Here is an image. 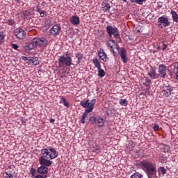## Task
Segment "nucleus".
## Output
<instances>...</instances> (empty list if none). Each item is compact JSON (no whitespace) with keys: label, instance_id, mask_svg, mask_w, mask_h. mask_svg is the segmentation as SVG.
<instances>
[{"label":"nucleus","instance_id":"f257e3e1","mask_svg":"<svg viewBox=\"0 0 178 178\" xmlns=\"http://www.w3.org/2000/svg\"><path fill=\"white\" fill-rule=\"evenodd\" d=\"M41 154L42 156L39 158V163L40 165H44L45 166H51L52 165L51 160L55 159L58 156L56 149L51 147L41 149Z\"/></svg>","mask_w":178,"mask_h":178},{"label":"nucleus","instance_id":"f03ea898","mask_svg":"<svg viewBox=\"0 0 178 178\" xmlns=\"http://www.w3.org/2000/svg\"><path fill=\"white\" fill-rule=\"evenodd\" d=\"M142 169L146 172L149 178L156 177V166L152 162L143 161L140 163Z\"/></svg>","mask_w":178,"mask_h":178},{"label":"nucleus","instance_id":"7ed1b4c3","mask_svg":"<svg viewBox=\"0 0 178 178\" xmlns=\"http://www.w3.org/2000/svg\"><path fill=\"white\" fill-rule=\"evenodd\" d=\"M106 46L108 47V49L111 52L113 53V56H117L120 54L119 51V44L115 42L113 40H110L107 42Z\"/></svg>","mask_w":178,"mask_h":178},{"label":"nucleus","instance_id":"20e7f679","mask_svg":"<svg viewBox=\"0 0 178 178\" xmlns=\"http://www.w3.org/2000/svg\"><path fill=\"white\" fill-rule=\"evenodd\" d=\"M106 31L111 38L114 37L117 42H120V34H119V30L118 29V28L113 27L112 26H107Z\"/></svg>","mask_w":178,"mask_h":178},{"label":"nucleus","instance_id":"39448f33","mask_svg":"<svg viewBox=\"0 0 178 178\" xmlns=\"http://www.w3.org/2000/svg\"><path fill=\"white\" fill-rule=\"evenodd\" d=\"M72 57L63 55L60 56L58 58V67H69L72 65Z\"/></svg>","mask_w":178,"mask_h":178},{"label":"nucleus","instance_id":"423d86ee","mask_svg":"<svg viewBox=\"0 0 178 178\" xmlns=\"http://www.w3.org/2000/svg\"><path fill=\"white\" fill-rule=\"evenodd\" d=\"M95 102H97V100H95V99H92L90 102L89 99L82 100L80 102V105L83 108H88L86 111L91 110V112H92V110L94 109V106L95 105Z\"/></svg>","mask_w":178,"mask_h":178},{"label":"nucleus","instance_id":"0eeeda50","mask_svg":"<svg viewBox=\"0 0 178 178\" xmlns=\"http://www.w3.org/2000/svg\"><path fill=\"white\" fill-rule=\"evenodd\" d=\"M170 26V22L168 17L163 15L158 19V27L159 29H163L165 27H169Z\"/></svg>","mask_w":178,"mask_h":178},{"label":"nucleus","instance_id":"6e6552de","mask_svg":"<svg viewBox=\"0 0 178 178\" xmlns=\"http://www.w3.org/2000/svg\"><path fill=\"white\" fill-rule=\"evenodd\" d=\"M90 121L94 124H97L98 127H103L104 124H105V120L99 116L96 118L91 116L90 117Z\"/></svg>","mask_w":178,"mask_h":178},{"label":"nucleus","instance_id":"1a4fd4ad","mask_svg":"<svg viewBox=\"0 0 178 178\" xmlns=\"http://www.w3.org/2000/svg\"><path fill=\"white\" fill-rule=\"evenodd\" d=\"M173 92V87L170 86V85H165L164 84L163 86V88L161 89V94L163 95V97H169L170 95H172V92Z\"/></svg>","mask_w":178,"mask_h":178},{"label":"nucleus","instance_id":"9d476101","mask_svg":"<svg viewBox=\"0 0 178 178\" xmlns=\"http://www.w3.org/2000/svg\"><path fill=\"white\" fill-rule=\"evenodd\" d=\"M33 40L36 47H40V48L48 45V40H47L45 38H34Z\"/></svg>","mask_w":178,"mask_h":178},{"label":"nucleus","instance_id":"9b49d317","mask_svg":"<svg viewBox=\"0 0 178 178\" xmlns=\"http://www.w3.org/2000/svg\"><path fill=\"white\" fill-rule=\"evenodd\" d=\"M14 35H15L18 40H24V38H26L25 31L20 28L14 30Z\"/></svg>","mask_w":178,"mask_h":178},{"label":"nucleus","instance_id":"f8f14e48","mask_svg":"<svg viewBox=\"0 0 178 178\" xmlns=\"http://www.w3.org/2000/svg\"><path fill=\"white\" fill-rule=\"evenodd\" d=\"M60 25L59 24H55L52 26V28L49 31L50 35H59V33H60Z\"/></svg>","mask_w":178,"mask_h":178},{"label":"nucleus","instance_id":"ddd939ff","mask_svg":"<svg viewBox=\"0 0 178 178\" xmlns=\"http://www.w3.org/2000/svg\"><path fill=\"white\" fill-rule=\"evenodd\" d=\"M166 66L165 65L161 64L159 65V70H158V74L159 77H163V79H165L166 77Z\"/></svg>","mask_w":178,"mask_h":178},{"label":"nucleus","instance_id":"4468645a","mask_svg":"<svg viewBox=\"0 0 178 178\" xmlns=\"http://www.w3.org/2000/svg\"><path fill=\"white\" fill-rule=\"evenodd\" d=\"M98 56L103 62H108V60H109V57H108V55H106L104 49H99L98 51Z\"/></svg>","mask_w":178,"mask_h":178},{"label":"nucleus","instance_id":"2eb2a0df","mask_svg":"<svg viewBox=\"0 0 178 178\" xmlns=\"http://www.w3.org/2000/svg\"><path fill=\"white\" fill-rule=\"evenodd\" d=\"M3 178H16V172L15 170H8L3 173Z\"/></svg>","mask_w":178,"mask_h":178},{"label":"nucleus","instance_id":"dca6fc26","mask_svg":"<svg viewBox=\"0 0 178 178\" xmlns=\"http://www.w3.org/2000/svg\"><path fill=\"white\" fill-rule=\"evenodd\" d=\"M120 57L122 60L123 63H127V50L124 48H122L120 50Z\"/></svg>","mask_w":178,"mask_h":178},{"label":"nucleus","instance_id":"f3484780","mask_svg":"<svg viewBox=\"0 0 178 178\" xmlns=\"http://www.w3.org/2000/svg\"><path fill=\"white\" fill-rule=\"evenodd\" d=\"M38 172H39L40 175L48 173V167L45 165H41V166L38 168Z\"/></svg>","mask_w":178,"mask_h":178},{"label":"nucleus","instance_id":"a211bd4d","mask_svg":"<svg viewBox=\"0 0 178 178\" xmlns=\"http://www.w3.org/2000/svg\"><path fill=\"white\" fill-rule=\"evenodd\" d=\"M70 22L74 26H79V24H80V17L77 16H72L70 17Z\"/></svg>","mask_w":178,"mask_h":178},{"label":"nucleus","instance_id":"6ab92c4d","mask_svg":"<svg viewBox=\"0 0 178 178\" xmlns=\"http://www.w3.org/2000/svg\"><path fill=\"white\" fill-rule=\"evenodd\" d=\"M90 112H91V108H90V110L85 111V112L82 114L81 122L83 124H84V123H86V118H87V115H88V113H90Z\"/></svg>","mask_w":178,"mask_h":178},{"label":"nucleus","instance_id":"aec40b11","mask_svg":"<svg viewBox=\"0 0 178 178\" xmlns=\"http://www.w3.org/2000/svg\"><path fill=\"white\" fill-rule=\"evenodd\" d=\"M36 44H35V42H34V39H33V41L30 43L29 44L25 46V49L26 51H31V49H34V48H35Z\"/></svg>","mask_w":178,"mask_h":178},{"label":"nucleus","instance_id":"412c9836","mask_svg":"<svg viewBox=\"0 0 178 178\" xmlns=\"http://www.w3.org/2000/svg\"><path fill=\"white\" fill-rule=\"evenodd\" d=\"M156 73V70H155V69H154V68H152L151 70H150V72H148V76H149V77L151 78V79H156V77H158V76H156V74H155Z\"/></svg>","mask_w":178,"mask_h":178},{"label":"nucleus","instance_id":"4be33fe9","mask_svg":"<svg viewBox=\"0 0 178 178\" xmlns=\"http://www.w3.org/2000/svg\"><path fill=\"white\" fill-rule=\"evenodd\" d=\"M75 57L78 59L77 64L81 63V61L83 60V55L81 53H76L75 54Z\"/></svg>","mask_w":178,"mask_h":178},{"label":"nucleus","instance_id":"5701e85b","mask_svg":"<svg viewBox=\"0 0 178 178\" xmlns=\"http://www.w3.org/2000/svg\"><path fill=\"white\" fill-rule=\"evenodd\" d=\"M92 63L94 64L95 67H97V69L101 68V63H99V60H98V58H95L92 60Z\"/></svg>","mask_w":178,"mask_h":178},{"label":"nucleus","instance_id":"b1692460","mask_svg":"<svg viewBox=\"0 0 178 178\" xmlns=\"http://www.w3.org/2000/svg\"><path fill=\"white\" fill-rule=\"evenodd\" d=\"M60 102L63 104L64 106H66L67 108H69L70 106V104L68 103L67 100L63 96H60Z\"/></svg>","mask_w":178,"mask_h":178},{"label":"nucleus","instance_id":"393cba45","mask_svg":"<svg viewBox=\"0 0 178 178\" xmlns=\"http://www.w3.org/2000/svg\"><path fill=\"white\" fill-rule=\"evenodd\" d=\"M103 10L109 11L111 9V5L108 3H102Z\"/></svg>","mask_w":178,"mask_h":178},{"label":"nucleus","instance_id":"a878e982","mask_svg":"<svg viewBox=\"0 0 178 178\" xmlns=\"http://www.w3.org/2000/svg\"><path fill=\"white\" fill-rule=\"evenodd\" d=\"M119 103L122 106H127L129 105V102L126 99H121Z\"/></svg>","mask_w":178,"mask_h":178},{"label":"nucleus","instance_id":"bb28decb","mask_svg":"<svg viewBox=\"0 0 178 178\" xmlns=\"http://www.w3.org/2000/svg\"><path fill=\"white\" fill-rule=\"evenodd\" d=\"M6 23V24H8V26H15L16 22H15V19L10 18L9 19H7Z\"/></svg>","mask_w":178,"mask_h":178},{"label":"nucleus","instance_id":"cd10ccee","mask_svg":"<svg viewBox=\"0 0 178 178\" xmlns=\"http://www.w3.org/2000/svg\"><path fill=\"white\" fill-rule=\"evenodd\" d=\"M99 77H104L105 76V71L102 68H98V74Z\"/></svg>","mask_w":178,"mask_h":178},{"label":"nucleus","instance_id":"c85d7f7f","mask_svg":"<svg viewBox=\"0 0 178 178\" xmlns=\"http://www.w3.org/2000/svg\"><path fill=\"white\" fill-rule=\"evenodd\" d=\"M131 2L133 3H138V5H143V3H144V2H145L147 0H130Z\"/></svg>","mask_w":178,"mask_h":178},{"label":"nucleus","instance_id":"c756f323","mask_svg":"<svg viewBox=\"0 0 178 178\" xmlns=\"http://www.w3.org/2000/svg\"><path fill=\"white\" fill-rule=\"evenodd\" d=\"M158 172L160 175H165L166 174V169H165V168H163V167H160L158 169Z\"/></svg>","mask_w":178,"mask_h":178},{"label":"nucleus","instance_id":"7c9ffc66","mask_svg":"<svg viewBox=\"0 0 178 178\" xmlns=\"http://www.w3.org/2000/svg\"><path fill=\"white\" fill-rule=\"evenodd\" d=\"M143 175L140 174L139 172H135L134 173L130 178H142Z\"/></svg>","mask_w":178,"mask_h":178},{"label":"nucleus","instance_id":"2f4dec72","mask_svg":"<svg viewBox=\"0 0 178 178\" xmlns=\"http://www.w3.org/2000/svg\"><path fill=\"white\" fill-rule=\"evenodd\" d=\"M32 63L33 65H37L40 64V60H38V58L37 57H33L32 60Z\"/></svg>","mask_w":178,"mask_h":178},{"label":"nucleus","instance_id":"473e14b6","mask_svg":"<svg viewBox=\"0 0 178 178\" xmlns=\"http://www.w3.org/2000/svg\"><path fill=\"white\" fill-rule=\"evenodd\" d=\"M22 15H23L24 19H27V17L30 16V13L29 10H24L22 12Z\"/></svg>","mask_w":178,"mask_h":178},{"label":"nucleus","instance_id":"72a5a7b5","mask_svg":"<svg viewBox=\"0 0 178 178\" xmlns=\"http://www.w3.org/2000/svg\"><path fill=\"white\" fill-rule=\"evenodd\" d=\"M5 40V35H3V33L0 32V44H2Z\"/></svg>","mask_w":178,"mask_h":178},{"label":"nucleus","instance_id":"f704fd0d","mask_svg":"<svg viewBox=\"0 0 178 178\" xmlns=\"http://www.w3.org/2000/svg\"><path fill=\"white\" fill-rule=\"evenodd\" d=\"M170 150V147H169L168 145H164L163 152H165V153L169 152Z\"/></svg>","mask_w":178,"mask_h":178},{"label":"nucleus","instance_id":"c9c22d12","mask_svg":"<svg viewBox=\"0 0 178 178\" xmlns=\"http://www.w3.org/2000/svg\"><path fill=\"white\" fill-rule=\"evenodd\" d=\"M154 131H158L159 130V125L158 124H154V126L153 127Z\"/></svg>","mask_w":178,"mask_h":178},{"label":"nucleus","instance_id":"e433bc0d","mask_svg":"<svg viewBox=\"0 0 178 178\" xmlns=\"http://www.w3.org/2000/svg\"><path fill=\"white\" fill-rule=\"evenodd\" d=\"M30 172L32 175V177H34V176H35V170L34 168H31Z\"/></svg>","mask_w":178,"mask_h":178},{"label":"nucleus","instance_id":"4c0bfd02","mask_svg":"<svg viewBox=\"0 0 178 178\" xmlns=\"http://www.w3.org/2000/svg\"><path fill=\"white\" fill-rule=\"evenodd\" d=\"M40 17H45V16L47 15V12L42 11L41 13H40Z\"/></svg>","mask_w":178,"mask_h":178},{"label":"nucleus","instance_id":"58836bf2","mask_svg":"<svg viewBox=\"0 0 178 178\" xmlns=\"http://www.w3.org/2000/svg\"><path fill=\"white\" fill-rule=\"evenodd\" d=\"M93 152H95L96 154H101V149H95V151H93Z\"/></svg>","mask_w":178,"mask_h":178},{"label":"nucleus","instance_id":"ea45409f","mask_svg":"<svg viewBox=\"0 0 178 178\" xmlns=\"http://www.w3.org/2000/svg\"><path fill=\"white\" fill-rule=\"evenodd\" d=\"M67 56H70V58H71L72 56V53L71 52H69V51H67L65 53V57H67Z\"/></svg>","mask_w":178,"mask_h":178},{"label":"nucleus","instance_id":"a19ab883","mask_svg":"<svg viewBox=\"0 0 178 178\" xmlns=\"http://www.w3.org/2000/svg\"><path fill=\"white\" fill-rule=\"evenodd\" d=\"M12 47L14 49H17V48H19V46L17 44H13Z\"/></svg>","mask_w":178,"mask_h":178},{"label":"nucleus","instance_id":"79ce46f5","mask_svg":"<svg viewBox=\"0 0 178 178\" xmlns=\"http://www.w3.org/2000/svg\"><path fill=\"white\" fill-rule=\"evenodd\" d=\"M33 58L34 57H28L27 60H29V62H31V63H32Z\"/></svg>","mask_w":178,"mask_h":178},{"label":"nucleus","instance_id":"37998d69","mask_svg":"<svg viewBox=\"0 0 178 178\" xmlns=\"http://www.w3.org/2000/svg\"><path fill=\"white\" fill-rule=\"evenodd\" d=\"M163 48H162V49L163 50V51H165V49H166V48H168V45H166L165 44H163Z\"/></svg>","mask_w":178,"mask_h":178},{"label":"nucleus","instance_id":"c03bdc74","mask_svg":"<svg viewBox=\"0 0 178 178\" xmlns=\"http://www.w3.org/2000/svg\"><path fill=\"white\" fill-rule=\"evenodd\" d=\"M37 12H38V13H42V11H41V8H40V7H37Z\"/></svg>","mask_w":178,"mask_h":178},{"label":"nucleus","instance_id":"a18cd8bd","mask_svg":"<svg viewBox=\"0 0 178 178\" xmlns=\"http://www.w3.org/2000/svg\"><path fill=\"white\" fill-rule=\"evenodd\" d=\"M55 122V119L51 118L50 119V123H54Z\"/></svg>","mask_w":178,"mask_h":178},{"label":"nucleus","instance_id":"49530a36","mask_svg":"<svg viewBox=\"0 0 178 178\" xmlns=\"http://www.w3.org/2000/svg\"><path fill=\"white\" fill-rule=\"evenodd\" d=\"M35 178H44L42 175H37Z\"/></svg>","mask_w":178,"mask_h":178},{"label":"nucleus","instance_id":"de8ad7c7","mask_svg":"<svg viewBox=\"0 0 178 178\" xmlns=\"http://www.w3.org/2000/svg\"><path fill=\"white\" fill-rule=\"evenodd\" d=\"M22 59H23V60H27L28 57L22 56Z\"/></svg>","mask_w":178,"mask_h":178},{"label":"nucleus","instance_id":"09e8293b","mask_svg":"<svg viewBox=\"0 0 178 178\" xmlns=\"http://www.w3.org/2000/svg\"><path fill=\"white\" fill-rule=\"evenodd\" d=\"M158 49H161V47L159 46V47H158Z\"/></svg>","mask_w":178,"mask_h":178},{"label":"nucleus","instance_id":"8fccbe9b","mask_svg":"<svg viewBox=\"0 0 178 178\" xmlns=\"http://www.w3.org/2000/svg\"><path fill=\"white\" fill-rule=\"evenodd\" d=\"M124 2H126V1H127V0H122Z\"/></svg>","mask_w":178,"mask_h":178},{"label":"nucleus","instance_id":"3c124183","mask_svg":"<svg viewBox=\"0 0 178 178\" xmlns=\"http://www.w3.org/2000/svg\"><path fill=\"white\" fill-rule=\"evenodd\" d=\"M102 34H104V32L101 31Z\"/></svg>","mask_w":178,"mask_h":178},{"label":"nucleus","instance_id":"603ef678","mask_svg":"<svg viewBox=\"0 0 178 178\" xmlns=\"http://www.w3.org/2000/svg\"><path fill=\"white\" fill-rule=\"evenodd\" d=\"M138 33H140V30L138 31Z\"/></svg>","mask_w":178,"mask_h":178},{"label":"nucleus","instance_id":"864d4df0","mask_svg":"<svg viewBox=\"0 0 178 178\" xmlns=\"http://www.w3.org/2000/svg\"><path fill=\"white\" fill-rule=\"evenodd\" d=\"M16 1H17V2H19V0H16Z\"/></svg>","mask_w":178,"mask_h":178}]
</instances>
